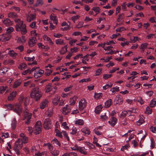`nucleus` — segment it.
I'll return each mask as SVG.
<instances>
[{
	"instance_id": "f257e3e1",
	"label": "nucleus",
	"mask_w": 156,
	"mask_h": 156,
	"mask_svg": "<svg viewBox=\"0 0 156 156\" xmlns=\"http://www.w3.org/2000/svg\"><path fill=\"white\" fill-rule=\"evenodd\" d=\"M14 21L16 23L15 27L16 31H20L23 34H25L27 32L26 26L25 24L23 23V22L21 21L19 19H16Z\"/></svg>"
},
{
	"instance_id": "f03ea898",
	"label": "nucleus",
	"mask_w": 156,
	"mask_h": 156,
	"mask_svg": "<svg viewBox=\"0 0 156 156\" xmlns=\"http://www.w3.org/2000/svg\"><path fill=\"white\" fill-rule=\"evenodd\" d=\"M42 94L39 88L36 87L32 90L30 95L31 98H41L42 96Z\"/></svg>"
},
{
	"instance_id": "7ed1b4c3",
	"label": "nucleus",
	"mask_w": 156,
	"mask_h": 156,
	"mask_svg": "<svg viewBox=\"0 0 156 156\" xmlns=\"http://www.w3.org/2000/svg\"><path fill=\"white\" fill-rule=\"evenodd\" d=\"M42 126L41 121H37L34 127V133L36 135L39 134L41 131Z\"/></svg>"
},
{
	"instance_id": "20e7f679",
	"label": "nucleus",
	"mask_w": 156,
	"mask_h": 156,
	"mask_svg": "<svg viewBox=\"0 0 156 156\" xmlns=\"http://www.w3.org/2000/svg\"><path fill=\"white\" fill-rule=\"evenodd\" d=\"M32 114L31 113H29L27 112H24L23 120H25V124L27 125H29L31 122V118Z\"/></svg>"
},
{
	"instance_id": "39448f33",
	"label": "nucleus",
	"mask_w": 156,
	"mask_h": 156,
	"mask_svg": "<svg viewBox=\"0 0 156 156\" xmlns=\"http://www.w3.org/2000/svg\"><path fill=\"white\" fill-rule=\"evenodd\" d=\"M12 36L11 34L5 33L0 35V41L6 42L9 41L11 38Z\"/></svg>"
},
{
	"instance_id": "423d86ee",
	"label": "nucleus",
	"mask_w": 156,
	"mask_h": 156,
	"mask_svg": "<svg viewBox=\"0 0 156 156\" xmlns=\"http://www.w3.org/2000/svg\"><path fill=\"white\" fill-rule=\"evenodd\" d=\"M30 12H29L28 14H25V17L26 21L30 22L31 21L35 20L36 18V14L35 13H31L29 14Z\"/></svg>"
},
{
	"instance_id": "0eeeda50",
	"label": "nucleus",
	"mask_w": 156,
	"mask_h": 156,
	"mask_svg": "<svg viewBox=\"0 0 156 156\" xmlns=\"http://www.w3.org/2000/svg\"><path fill=\"white\" fill-rule=\"evenodd\" d=\"M53 89L55 90L57 89V87L53 85L51 83H49L45 87V92L46 93L49 92L52 90Z\"/></svg>"
},
{
	"instance_id": "6e6552de",
	"label": "nucleus",
	"mask_w": 156,
	"mask_h": 156,
	"mask_svg": "<svg viewBox=\"0 0 156 156\" xmlns=\"http://www.w3.org/2000/svg\"><path fill=\"white\" fill-rule=\"evenodd\" d=\"M79 108L80 110H82L86 106L87 102L84 98H82L79 102Z\"/></svg>"
},
{
	"instance_id": "1a4fd4ad",
	"label": "nucleus",
	"mask_w": 156,
	"mask_h": 156,
	"mask_svg": "<svg viewBox=\"0 0 156 156\" xmlns=\"http://www.w3.org/2000/svg\"><path fill=\"white\" fill-rule=\"evenodd\" d=\"M15 40L17 43L19 44H23L26 42V38L24 36H17L15 38Z\"/></svg>"
},
{
	"instance_id": "9d476101",
	"label": "nucleus",
	"mask_w": 156,
	"mask_h": 156,
	"mask_svg": "<svg viewBox=\"0 0 156 156\" xmlns=\"http://www.w3.org/2000/svg\"><path fill=\"white\" fill-rule=\"evenodd\" d=\"M51 124V121L49 118L46 119L44 121L43 124L44 128L46 129H49L50 127V125Z\"/></svg>"
},
{
	"instance_id": "9b49d317",
	"label": "nucleus",
	"mask_w": 156,
	"mask_h": 156,
	"mask_svg": "<svg viewBox=\"0 0 156 156\" xmlns=\"http://www.w3.org/2000/svg\"><path fill=\"white\" fill-rule=\"evenodd\" d=\"M13 109L14 111L17 113L19 115H20V113L22 112V107L19 104H16L13 106Z\"/></svg>"
},
{
	"instance_id": "f8f14e48",
	"label": "nucleus",
	"mask_w": 156,
	"mask_h": 156,
	"mask_svg": "<svg viewBox=\"0 0 156 156\" xmlns=\"http://www.w3.org/2000/svg\"><path fill=\"white\" fill-rule=\"evenodd\" d=\"M2 22L4 25L7 27L10 26L12 24V22L8 18H4L2 20Z\"/></svg>"
},
{
	"instance_id": "ddd939ff",
	"label": "nucleus",
	"mask_w": 156,
	"mask_h": 156,
	"mask_svg": "<svg viewBox=\"0 0 156 156\" xmlns=\"http://www.w3.org/2000/svg\"><path fill=\"white\" fill-rule=\"evenodd\" d=\"M44 73V71L41 69H39L36 71L34 74V76L36 78H38L41 76Z\"/></svg>"
},
{
	"instance_id": "4468645a",
	"label": "nucleus",
	"mask_w": 156,
	"mask_h": 156,
	"mask_svg": "<svg viewBox=\"0 0 156 156\" xmlns=\"http://www.w3.org/2000/svg\"><path fill=\"white\" fill-rule=\"evenodd\" d=\"M75 148L74 149L77 150L79 151L81 153L83 154L84 155H87V152L85 151V149L84 147H80L77 146L76 145H75Z\"/></svg>"
},
{
	"instance_id": "2eb2a0df",
	"label": "nucleus",
	"mask_w": 156,
	"mask_h": 156,
	"mask_svg": "<svg viewBox=\"0 0 156 156\" xmlns=\"http://www.w3.org/2000/svg\"><path fill=\"white\" fill-rule=\"evenodd\" d=\"M70 111V107L68 105H66L65 107L63 108L62 112L63 114L66 115L69 113Z\"/></svg>"
},
{
	"instance_id": "dca6fc26",
	"label": "nucleus",
	"mask_w": 156,
	"mask_h": 156,
	"mask_svg": "<svg viewBox=\"0 0 156 156\" xmlns=\"http://www.w3.org/2000/svg\"><path fill=\"white\" fill-rule=\"evenodd\" d=\"M3 63L5 65L8 66L13 65L15 64L14 61L11 59L5 60L3 61Z\"/></svg>"
},
{
	"instance_id": "f3484780",
	"label": "nucleus",
	"mask_w": 156,
	"mask_h": 156,
	"mask_svg": "<svg viewBox=\"0 0 156 156\" xmlns=\"http://www.w3.org/2000/svg\"><path fill=\"white\" fill-rule=\"evenodd\" d=\"M20 138L18 139L15 142V148L21 149L22 147V142L20 141Z\"/></svg>"
},
{
	"instance_id": "a211bd4d",
	"label": "nucleus",
	"mask_w": 156,
	"mask_h": 156,
	"mask_svg": "<svg viewBox=\"0 0 156 156\" xmlns=\"http://www.w3.org/2000/svg\"><path fill=\"white\" fill-rule=\"evenodd\" d=\"M35 37H31L29 39V45L30 47H32L36 43Z\"/></svg>"
},
{
	"instance_id": "6ab92c4d",
	"label": "nucleus",
	"mask_w": 156,
	"mask_h": 156,
	"mask_svg": "<svg viewBox=\"0 0 156 156\" xmlns=\"http://www.w3.org/2000/svg\"><path fill=\"white\" fill-rule=\"evenodd\" d=\"M30 98H20L19 100L20 103H22L23 102L24 104L25 107L28 104Z\"/></svg>"
},
{
	"instance_id": "aec40b11",
	"label": "nucleus",
	"mask_w": 156,
	"mask_h": 156,
	"mask_svg": "<svg viewBox=\"0 0 156 156\" xmlns=\"http://www.w3.org/2000/svg\"><path fill=\"white\" fill-rule=\"evenodd\" d=\"M117 122V120L116 118L112 117L110 118L108 122L111 125L114 126L115 125Z\"/></svg>"
},
{
	"instance_id": "412c9836",
	"label": "nucleus",
	"mask_w": 156,
	"mask_h": 156,
	"mask_svg": "<svg viewBox=\"0 0 156 156\" xmlns=\"http://www.w3.org/2000/svg\"><path fill=\"white\" fill-rule=\"evenodd\" d=\"M8 54L9 56L13 58H16L18 54L15 52L13 50H9L8 52Z\"/></svg>"
},
{
	"instance_id": "4be33fe9",
	"label": "nucleus",
	"mask_w": 156,
	"mask_h": 156,
	"mask_svg": "<svg viewBox=\"0 0 156 156\" xmlns=\"http://www.w3.org/2000/svg\"><path fill=\"white\" fill-rule=\"evenodd\" d=\"M37 45L39 48L44 49L45 51H48L49 49V47L48 45L45 46L41 43H38Z\"/></svg>"
},
{
	"instance_id": "5701e85b",
	"label": "nucleus",
	"mask_w": 156,
	"mask_h": 156,
	"mask_svg": "<svg viewBox=\"0 0 156 156\" xmlns=\"http://www.w3.org/2000/svg\"><path fill=\"white\" fill-rule=\"evenodd\" d=\"M9 69V68L6 67H2L0 69V74L2 75L5 74Z\"/></svg>"
},
{
	"instance_id": "b1692460",
	"label": "nucleus",
	"mask_w": 156,
	"mask_h": 156,
	"mask_svg": "<svg viewBox=\"0 0 156 156\" xmlns=\"http://www.w3.org/2000/svg\"><path fill=\"white\" fill-rule=\"evenodd\" d=\"M44 4V2L43 0H36V2L34 4V7H37V6H41L43 5Z\"/></svg>"
},
{
	"instance_id": "393cba45",
	"label": "nucleus",
	"mask_w": 156,
	"mask_h": 156,
	"mask_svg": "<svg viewBox=\"0 0 156 156\" xmlns=\"http://www.w3.org/2000/svg\"><path fill=\"white\" fill-rule=\"evenodd\" d=\"M68 47L67 45H65L62 47L59 51V53L60 54H64L67 51Z\"/></svg>"
},
{
	"instance_id": "a878e982",
	"label": "nucleus",
	"mask_w": 156,
	"mask_h": 156,
	"mask_svg": "<svg viewBox=\"0 0 156 156\" xmlns=\"http://www.w3.org/2000/svg\"><path fill=\"white\" fill-rule=\"evenodd\" d=\"M89 56V55L87 54L84 56L82 58H83L82 60V62L83 64H87V61L88 62L89 60V59L88 58Z\"/></svg>"
},
{
	"instance_id": "bb28decb",
	"label": "nucleus",
	"mask_w": 156,
	"mask_h": 156,
	"mask_svg": "<svg viewBox=\"0 0 156 156\" xmlns=\"http://www.w3.org/2000/svg\"><path fill=\"white\" fill-rule=\"evenodd\" d=\"M50 19L53 21L54 24H57L58 23V20L56 16L54 15V14H51L50 16Z\"/></svg>"
},
{
	"instance_id": "cd10ccee",
	"label": "nucleus",
	"mask_w": 156,
	"mask_h": 156,
	"mask_svg": "<svg viewBox=\"0 0 156 156\" xmlns=\"http://www.w3.org/2000/svg\"><path fill=\"white\" fill-rule=\"evenodd\" d=\"M8 17V18H16L17 16L16 13L15 12H10L9 13L7 14Z\"/></svg>"
},
{
	"instance_id": "c85d7f7f",
	"label": "nucleus",
	"mask_w": 156,
	"mask_h": 156,
	"mask_svg": "<svg viewBox=\"0 0 156 156\" xmlns=\"http://www.w3.org/2000/svg\"><path fill=\"white\" fill-rule=\"evenodd\" d=\"M92 10L94 11L96 14L94 16H96L99 13L100 11V9L98 7H94L92 9Z\"/></svg>"
},
{
	"instance_id": "c756f323",
	"label": "nucleus",
	"mask_w": 156,
	"mask_h": 156,
	"mask_svg": "<svg viewBox=\"0 0 156 156\" xmlns=\"http://www.w3.org/2000/svg\"><path fill=\"white\" fill-rule=\"evenodd\" d=\"M48 102V101L47 100H45L44 101L41 102L40 105V108L41 109H44L46 106Z\"/></svg>"
},
{
	"instance_id": "7c9ffc66",
	"label": "nucleus",
	"mask_w": 156,
	"mask_h": 156,
	"mask_svg": "<svg viewBox=\"0 0 156 156\" xmlns=\"http://www.w3.org/2000/svg\"><path fill=\"white\" fill-rule=\"evenodd\" d=\"M82 132L85 134V136L89 135L90 133V131L89 129L85 127L81 129Z\"/></svg>"
},
{
	"instance_id": "2f4dec72",
	"label": "nucleus",
	"mask_w": 156,
	"mask_h": 156,
	"mask_svg": "<svg viewBox=\"0 0 156 156\" xmlns=\"http://www.w3.org/2000/svg\"><path fill=\"white\" fill-rule=\"evenodd\" d=\"M102 105H99L97 106L95 109V112L97 114H98L100 113L102 108Z\"/></svg>"
},
{
	"instance_id": "473e14b6",
	"label": "nucleus",
	"mask_w": 156,
	"mask_h": 156,
	"mask_svg": "<svg viewBox=\"0 0 156 156\" xmlns=\"http://www.w3.org/2000/svg\"><path fill=\"white\" fill-rule=\"evenodd\" d=\"M107 47H109V48L106 51H107V52L105 53V54H112L114 53V51L112 49L113 48V47L111 46Z\"/></svg>"
},
{
	"instance_id": "72a5a7b5",
	"label": "nucleus",
	"mask_w": 156,
	"mask_h": 156,
	"mask_svg": "<svg viewBox=\"0 0 156 156\" xmlns=\"http://www.w3.org/2000/svg\"><path fill=\"white\" fill-rule=\"evenodd\" d=\"M55 43L56 44L62 45L65 44L64 40L61 39H58L56 40Z\"/></svg>"
},
{
	"instance_id": "f704fd0d",
	"label": "nucleus",
	"mask_w": 156,
	"mask_h": 156,
	"mask_svg": "<svg viewBox=\"0 0 156 156\" xmlns=\"http://www.w3.org/2000/svg\"><path fill=\"white\" fill-rule=\"evenodd\" d=\"M112 103V100L110 99L107 101L105 103V106L106 108H108L111 105Z\"/></svg>"
},
{
	"instance_id": "c9c22d12",
	"label": "nucleus",
	"mask_w": 156,
	"mask_h": 156,
	"mask_svg": "<svg viewBox=\"0 0 156 156\" xmlns=\"http://www.w3.org/2000/svg\"><path fill=\"white\" fill-rule=\"evenodd\" d=\"M27 65L24 63H22L20 64L19 66H18V68L21 70H23L26 69L27 68Z\"/></svg>"
},
{
	"instance_id": "e433bc0d",
	"label": "nucleus",
	"mask_w": 156,
	"mask_h": 156,
	"mask_svg": "<svg viewBox=\"0 0 156 156\" xmlns=\"http://www.w3.org/2000/svg\"><path fill=\"white\" fill-rule=\"evenodd\" d=\"M119 87L116 86L111 88L110 90V91H111L112 94H114L115 92L119 91Z\"/></svg>"
},
{
	"instance_id": "4c0bfd02",
	"label": "nucleus",
	"mask_w": 156,
	"mask_h": 156,
	"mask_svg": "<svg viewBox=\"0 0 156 156\" xmlns=\"http://www.w3.org/2000/svg\"><path fill=\"white\" fill-rule=\"evenodd\" d=\"M51 142L53 144L58 145L59 147L61 146L60 143L57 139L54 138L51 141Z\"/></svg>"
},
{
	"instance_id": "58836bf2",
	"label": "nucleus",
	"mask_w": 156,
	"mask_h": 156,
	"mask_svg": "<svg viewBox=\"0 0 156 156\" xmlns=\"http://www.w3.org/2000/svg\"><path fill=\"white\" fill-rule=\"evenodd\" d=\"M43 145L44 146H47L48 148L50 151H52L53 149V146L51 144L49 143H47L46 144L44 143L43 144Z\"/></svg>"
},
{
	"instance_id": "ea45409f",
	"label": "nucleus",
	"mask_w": 156,
	"mask_h": 156,
	"mask_svg": "<svg viewBox=\"0 0 156 156\" xmlns=\"http://www.w3.org/2000/svg\"><path fill=\"white\" fill-rule=\"evenodd\" d=\"M123 101V98H115L114 101L116 104H121Z\"/></svg>"
},
{
	"instance_id": "a19ab883",
	"label": "nucleus",
	"mask_w": 156,
	"mask_h": 156,
	"mask_svg": "<svg viewBox=\"0 0 156 156\" xmlns=\"http://www.w3.org/2000/svg\"><path fill=\"white\" fill-rule=\"evenodd\" d=\"M8 87L7 86H1L0 87V94L4 93Z\"/></svg>"
},
{
	"instance_id": "79ce46f5",
	"label": "nucleus",
	"mask_w": 156,
	"mask_h": 156,
	"mask_svg": "<svg viewBox=\"0 0 156 156\" xmlns=\"http://www.w3.org/2000/svg\"><path fill=\"white\" fill-rule=\"evenodd\" d=\"M17 122L16 119L14 118L11 124L12 127V129H15L16 126Z\"/></svg>"
},
{
	"instance_id": "37998d69",
	"label": "nucleus",
	"mask_w": 156,
	"mask_h": 156,
	"mask_svg": "<svg viewBox=\"0 0 156 156\" xmlns=\"http://www.w3.org/2000/svg\"><path fill=\"white\" fill-rule=\"evenodd\" d=\"M102 69L99 68L96 70L94 73L95 76H98L100 75L102 73Z\"/></svg>"
},
{
	"instance_id": "c03bdc74",
	"label": "nucleus",
	"mask_w": 156,
	"mask_h": 156,
	"mask_svg": "<svg viewBox=\"0 0 156 156\" xmlns=\"http://www.w3.org/2000/svg\"><path fill=\"white\" fill-rule=\"evenodd\" d=\"M128 110L127 111H124L122 112L120 114V116L121 118H125L128 114Z\"/></svg>"
},
{
	"instance_id": "a18cd8bd",
	"label": "nucleus",
	"mask_w": 156,
	"mask_h": 156,
	"mask_svg": "<svg viewBox=\"0 0 156 156\" xmlns=\"http://www.w3.org/2000/svg\"><path fill=\"white\" fill-rule=\"evenodd\" d=\"M75 123L76 124H78L80 125H82L83 124L84 122L83 120L78 119L76 121Z\"/></svg>"
},
{
	"instance_id": "49530a36",
	"label": "nucleus",
	"mask_w": 156,
	"mask_h": 156,
	"mask_svg": "<svg viewBox=\"0 0 156 156\" xmlns=\"http://www.w3.org/2000/svg\"><path fill=\"white\" fill-rule=\"evenodd\" d=\"M77 129L76 127L74 128H73L72 129V132L71 133V134L73 135H75L77 134V135L79 134V133L80 131H77Z\"/></svg>"
},
{
	"instance_id": "de8ad7c7",
	"label": "nucleus",
	"mask_w": 156,
	"mask_h": 156,
	"mask_svg": "<svg viewBox=\"0 0 156 156\" xmlns=\"http://www.w3.org/2000/svg\"><path fill=\"white\" fill-rule=\"evenodd\" d=\"M148 45V44L147 43H142L141 44L139 48L142 50H144L147 48Z\"/></svg>"
},
{
	"instance_id": "09e8293b",
	"label": "nucleus",
	"mask_w": 156,
	"mask_h": 156,
	"mask_svg": "<svg viewBox=\"0 0 156 156\" xmlns=\"http://www.w3.org/2000/svg\"><path fill=\"white\" fill-rule=\"evenodd\" d=\"M113 85L112 83H109L108 84H106L103 87V89L104 90H106L109 87H111Z\"/></svg>"
},
{
	"instance_id": "8fccbe9b",
	"label": "nucleus",
	"mask_w": 156,
	"mask_h": 156,
	"mask_svg": "<svg viewBox=\"0 0 156 156\" xmlns=\"http://www.w3.org/2000/svg\"><path fill=\"white\" fill-rule=\"evenodd\" d=\"M21 83V82L19 80H17L15 82L13 85L14 88H16L19 86Z\"/></svg>"
},
{
	"instance_id": "3c124183",
	"label": "nucleus",
	"mask_w": 156,
	"mask_h": 156,
	"mask_svg": "<svg viewBox=\"0 0 156 156\" xmlns=\"http://www.w3.org/2000/svg\"><path fill=\"white\" fill-rule=\"evenodd\" d=\"M60 98H54L53 99L52 102L55 105H56L58 104L60 101Z\"/></svg>"
},
{
	"instance_id": "603ef678",
	"label": "nucleus",
	"mask_w": 156,
	"mask_h": 156,
	"mask_svg": "<svg viewBox=\"0 0 156 156\" xmlns=\"http://www.w3.org/2000/svg\"><path fill=\"white\" fill-rule=\"evenodd\" d=\"M51 154L54 156H57L59 154V151L56 150H54L51 152Z\"/></svg>"
},
{
	"instance_id": "864d4df0",
	"label": "nucleus",
	"mask_w": 156,
	"mask_h": 156,
	"mask_svg": "<svg viewBox=\"0 0 156 156\" xmlns=\"http://www.w3.org/2000/svg\"><path fill=\"white\" fill-rule=\"evenodd\" d=\"M124 15L123 14H120L119 15L118 17L117 18V20L118 22L121 21L123 19Z\"/></svg>"
},
{
	"instance_id": "5fc2aeb1",
	"label": "nucleus",
	"mask_w": 156,
	"mask_h": 156,
	"mask_svg": "<svg viewBox=\"0 0 156 156\" xmlns=\"http://www.w3.org/2000/svg\"><path fill=\"white\" fill-rule=\"evenodd\" d=\"M106 44L105 43H101L98 44V47H101L104 48L105 51H106L109 47H105V45Z\"/></svg>"
},
{
	"instance_id": "6e6d98bb",
	"label": "nucleus",
	"mask_w": 156,
	"mask_h": 156,
	"mask_svg": "<svg viewBox=\"0 0 156 156\" xmlns=\"http://www.w3.org/2000/svg\"><path fill=\"white\" fill-rule=\"evenodd\" d=\"M13 30L14 28L13 27H9L6 30V33L10 34L12 33Z\"/></svg>"
},
{
	"instance_id": "4d7b16f0",
	"label": "nucleus",
	"mask_w": 156,
	"mask_h": 156,
	"mask_svg": "<svg viewBox=\"0 0 156 156\" xmlns=\"http://www.w3.org/2000/svg\"><path fill=\"white\" fill-rule=\"evenodd\" d=\"M24 58L26 61L29 62H32L35 59V57L34 56H33V57L30 58L29 57H24Z\"/></svg>"
},
{
	"instance_id": "13d9d810",
	"label": "nucleus",
	"mask_w": 156,
	"mask_h": 156,
	"mask_svg": "<svg viewBox=\"0 0 156 156\" xmlns=\"http://www.w3.org/2000/svg\"><path fill=\"white\" fill-rule=\"evenodd\" d=\"M36 21H33L30 25V27L33 29H36L37 28L36 26Z\"/></svg>"
},
{
	"instance_id": "bf43d9fd",
	"label": "nucleus",
	"mask_w": 156,
	"mask_h": 156,
	"mask_svg": "<svg viewBox=\"0 0 156 156\" xmlns=\"http://www.w3.org/2000/svg\"><path fill=\"white\" fill-rule=\"evenodd\" d=\"M30 34L31 36H33L32 37H35L37 36V33L36 31L35 30H33L31 31L30 32Z\"/></svg>"
},
{
	"instance_id": "052dcab7",
	"label": "nucleus",
	"mask_w": 156,
	"mask_h": 156,
	"mask_svg": "<svg viewBox=\"0 0 156 156\" xmlns=\"http://www.w3.org/2000/svg\"><path fill=\"white\" fill-rule=\"evenodd\" d=\"M83 23H84L82 21L79 22L78 24L76 25L75 28H79L83 26Z\"/></svg>"
},
{
	"instance_id": "680f3d73",
	"label": "nucleus",
	"mask_w": 156,
	"mask_h": 156,
	"mask_svg": "<svg viewBox=\"0 0 156 156\" xmlns=\"http://www.w3.org/2000/svg\"><path fill=\"white\" fill-rule=\"evenodd\" d=\"M128 112L129 113H136V109L133 108H129V109L128 110Z\"/></svg>"
},
{
	"instance_id": "e2e57ef3",
	"label": "nucleus",
	"mask_w": 156,
	"mask_h": 156,
	"mask_svg": "<svg viewBox=\"0 0 156 156\" xmlns=\"http://www.w3.org/2000/svg\"><path fill=\"white\" fill-rule=\"evenodd\" d=\"M20 141L22 142V143L26 144L27 142V139L26 137L24 136L23 137L22 139H20Z\"/></svg>"
},
{
	"instance_id": "0e129e2a",
	"label": "nucleus",
	"mask_w": 156,
	"mask_h": 156,
	"mask_svg": "<svg viewBox=\"0 0 156 156\" xmlns=\"http://www.w3.org/2000/svg\"><path fill=\"white\" fill-rule=\"evenodd\" d=\"M72 27V26L69 25H67L64 28H61V29L63 31H66L69 30Z\"/></svg>"
},
{
	"instance_id": "69168bd1",
	"label": "nucleus",
	"mask_w": 156,
	"mask_h": 156,
	"mask_svg": "<svg viewBox=\"0 0 156 156\" xmlns=\"http://www.w3.org/2000/svg\"><path fill=\"white\" fill-rule=\"evenodd\" d=\"M80 17V16L77 15L72 16L71 17V19L74 23H75V21L78 19Z\"/></svg>"
},
{
	"instance_id": "338daca9",
	"label": "nucleus",
	"mask_w": 156,
	"mask_h": 156,
	"mask_svg": "<svg viewBox=\"0 0 156 156\" xmlns=\"http://www.w3.org/2000/svg\"><path fill=\"white\" fill-rule=\"evenodd\" d=\"M146 112L147 113L151 114L152 112V109L151 108L149 107H147L146 109Z\"/></svg>"
},
{
	"instance_id": "774afa93",
	"label": "nucleus",
	"mask_w": 156,
	"mask_h": 156,
	"mask_svg": "<svg viewBox=\"0 0 156 156\" xmlns=\"http://www.w3.org/2000/svg\"><path fill=\"white\" fill-rule=\"evenodd\" d=\"M156 105V101H154L153 100H152L150 102V106L153 108Z\"/></svg>"
}]
</instances>
